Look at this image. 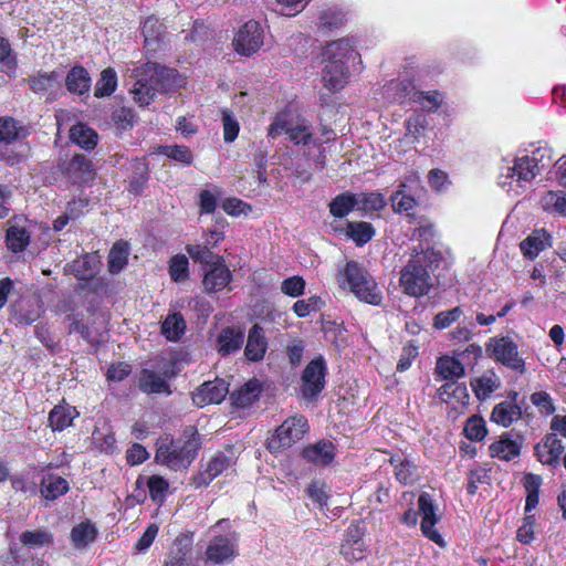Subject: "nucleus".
<instances>
[{
  "label": "nucleus",
  "mask_w": 566,
  "mask_h": 566,
  "mask_svg": "<svg viewBox=\"0 0 566 566\" xmlns=\"http://www.w3.org/2000/svg\"><path fill=\"white\" fill-rule=\"evenodd\" d=\"M237 554V543L232 535H216L206 549L207 562L222 564Z\"/></svg>",
  "instance_id": "2eb2a0df"
},
{
  "label": "nucleus",
  "mask_w": 566,
  "mask_h": 566,
  "mask_svg": "<svg viewBox=\"0 0 566 566\" xmlns=\"http://www.w3.org/2000/svg\"><path fill=\"white\" fill-rule=\"evenodd\" d=\"M261 394V384L256 379L249 380L237 391L231 394L232 403L238 408H248L258 400Z\"/></svg>",
  "instance_id": "2f4dec72"
},
{
  "label": "nucleus",
  "mask_w": 566,
  "mask_h": 566,
  "mask_svg": "<svg viewBox=\"0 0 566 566\" xmlns=\"http://www.w3.org/2000/svg\"><path fill=\"white\" fill-rule=\"evenodd\" d=\"M117 87V74L114 69L107 67L102 71L99 78L95 84L94 95L105 97L112 95Z\"/></svg>",
  "instance_id": "09e8293b"
},
{
  "label": "nucleus",
  "mask_w": 566,
  "mask_h": 566,
  "mask_svg": "<svg viewBox=\"0 0 566 566\" xmlns=\"http://www.w3.org/2000/svg\"><path fill=\"white\" fill-rule=\"evenodd\" d=\"M305 280L294 275L282 281L281 292L290 297H298L305 293Z\"/></svg>",
  "instance_id": "680f3d73"
},
{
  "label": "nucleus",
  "mask_w": 566,
  "mask_h": 566,
  "mask_svg": "<svg viewBox=\"0 0 566 566\" xmlns=\"http://www.w3.org/2000/svg\"><path fill=\"white\" fill-rule=\"evenodd\" d=\"M60 74L55 71L41 74L34 78L31 80V88L34 92H44L54 86L55 83H57L60 78Z\"/></svg>",
  "instance_id": "774afa93"
},
{
  "label": "nucleus",
  "mask_w": 566,
  "mask_h": 566,
  "mask_svg": "<svg viewBox=\"0 0 566 566\" xmlns=\"http://www.w3.org/2000/svg\"><path fill=\"white\" fill-rule=\"evenodd\" d=\"M357 196L349 191L337 195L328 205L329 212L333 217L343 219L353 210H357Z\"/></svg>",
  "instance_id": "72a5a7b5"
},
{
  "label": "nucleus",
  "mask_w": 566,
  "mask_h": 566,
  "mask_svg": "<svg viewBox=\"0 0 566 566\" xmlns=\"http://www.w3.org/2000/svg\"><path fill=\"white\" fill-rule=\"evenodd\" d=\"M396 479L402 484H412L417 479V467L403 453H396L390 458Z\"/></svg>",
  "instance_id": "bb28decb"
},
{
  "label": "nucleus",
  "mask_w": 566,
  "mask_h": 566,
  "mask_svg": "<svg viewBox=\"0 0 566 566\" xmlns=\"http://www.w3.org/2000/svg\"><path fill=\"white\" fill-rule=\"evenodd\" d=\"M437 374L450 381H455L464 376L465 370L462 361L454 356H442L437 360Z\"/></svg>",
  "instance_id": "c756f323"
},
{
  "label": "nucleus",
  "mask_w": 566,
  "mask_h": 566,
  "mask_svg": "<svg viewBox=\"0 0 566 566\" xmlns=\"http://www.w3.org/2000/svg\"><path fill=\"white\" fill-rule=\"evenodd\" d=\"M302 454L306 461L317 467H325L331 464L335 459V446L332 441L321 440L304 448Z\"/></svg>",
  "instance_id": "412c9836"
},
{
  "label": "nucleus",
  "mask_w": 566,
  "mask_h": 566,
  "mask_svg": "<svg viewBox=\"0 0 566 566\" xmlns=\"http://www.w3.org/2000/svg\"><path fill=\"white\" fill-rule=\"evenodd\" d=\"M91 82L88 72L81 65L72 67L65 78L67 91L78 95H83L90 91Z\"/></svg>",
  "instance_id": "7c9ffc66"
},
{
  "label": "nucleus",
  "mask_w": 566,
  "mask_h": 566,
  "mask_svg": "<svg viewBox=\"0 0 566 566\" xmlns=\"http://www.w3.org/2000/svg\"><path fill=\"white\" fill-rule=\"evenodd\" d=\"M434 235V228L431 223H423L417 227L411 235L412 241H418L417 245H413L412 248H417L418 250H421V248H432L430 245L431 240Z\"/></svg>",
  "instance_id": "e2e57ef3"
},
{
  "label": "nucleus",
  "mask_w": 566,
  "mask_h": 566,
  "mask_svg": "<svg viewBox=\"0 0 566 566\" xmlns=\"http://www.w3.org/2000/svg\"><path fill=\"white\" fill-rule=\"evenodd\" d=\"M244 342V334L235 327H227L222 329L218 337L219 353L229 355L241 348Z\"/></svg>",
  "instance_id": "473e14b6"
},
{
  "label": "nucleus",
  "mask_w": 566,
  "mask_h": 566,
  "mask_svg": "<svg viewBox=\"0 0 566 566\" xmlns=\"http://www.w3.org/2000/svg\"><path fill=\"white\" fill-rule=\"evenodd\" d=\"M324 59L326 63L343 64L344 66L356 69L360 64V55L355 50L349 39H339L328 43L324 49Z\"/></svg>",
  "instance_id": "f8f14e48"
},
{
  "label": "nucleus",
  "mask_w": 566,
  "mask_h": 566,
  "mask_svg": "<svg viewBox=\"0 0 566 566\" xmlns=\"http://www.w3.org/2000/svg\"><path fill=\"white\" fill-rule=\"evenodd\" d=\"M71 174L75 175L78 182L86 184L93 179V169L91 161L83 155L73 157L69 165Z\"/></svg>",
  "instance_id": "8fccbe9b"
},
{
  "label": "nucleus",
  "mask_w": 566,
  "mask_h": 566,
  "mask_svg": "<svg viewBox=\"0 0 566 566\" xmlns=\"http://www.w3.org/2000/svg\"><path fill=\"white\" fill-rule=\"evenodd\" d=\"M210 245L203 242V244H192L187 247V252L195 262H200L207 268L216 263L218 259H222L216 255L210 250Z\"/></svg>",
  "instance_id": "603ef678"
},
{
  "label": "nucleus",
  "mask_w": 566,
  "mask_h": 566,
  "mask_svg": "<svg viewBox=\"0 0 566 566\" xmlns=\"http://www.w3.org/2000/svg\"><path fill=\"white\" fill-rule=\"evenodd\" d=\"M139 388L147 394H170L167 381L155 371L147 369L140 374Z\"/></svg>",
  "instance_id": "58836bf2"
},
{
  "label": "nucleus",
  "mask_w": 566,
  "mask_h": 566,
  "mask_svg": "<svg viewBox=\"0 0 566 566\" xmlns=\"http://www.w3.org/2000/svg\"><path fill=\"white\" fill-rule=\"evenodd\" d=\"M231 463L232 460L230 457L221 452L217 453L191 478L190 484L196 489L209 485L217 476L224 472Z\"/></svg>",
  "instance_id": "4468645a"
},
{
  "label": "nucleus",
  "mask_w": 566,
  "mask_h": 566,
  "mask_svg": "<svg viewBox=\"0 0 566 566\" xmlns=\"http://www.w3.org/2000/svg\"><path fill=\"white\" fill-rule=\"evenodd\" d=\"M78 416L75 407L57 405L49 413V424L53 431H63Z\"/></svg>",
  "instance_id": "cd10ccee"
},
{
  "label": "nucleus",
  "mask_w": 566,
  "mask_h": 566,
  "mask_svg": "<svg viewBox=\"0 0 566 566\" xmlns=\"http://www.w3.org/2000/svg\"><path fill=\"white\" fill-rule=\"evenodd\" d=\"M146 485L150 499L158 504H163L169 491V482L160 475H151L146 479Z\"/></svg>",
  "instance_id": "3c124183"
},
{
  "label": "nucleus",
  "mask_w": 566,
  "mask_h": 566,
  "mask_svg": "<svg viewBox=\"0 0 566 566\" xmlns=\"http://www.w3.org/2000/svg\"><path fill=\"white\" fill-rule=\"evenodd\" d=\"M97 530L90 522H82L71 531V541L74 547L84 548L96 538Z\"/></svg>",
  "instance_id": "79ce46f5"
},
{
  "label": "nucleus",
  "mask_w": 566,
  "mask_h": 566,
  "mask_svg": "<svg viewBox=\"0 0 566 566\" xmlns=\"http://www.w3.org/2000/svg\"><path fill=\"white\" fill-rule=\"evenodd\" d=\"M268 349V339L264 329L254 324L248 334L244 355L250 361H260L263 359Z\"/></svg>",
  "instance_id": "4be33fe9"
},
{
  "label": "nucleus",
  "mask_w": 566,
  "mask_h": 566,
  "mask_svg": "<svg viewBox=\"0 0 566 566\" xmlns=\"http://www.w3.org/2000/svg\"><path fill=\"white\" fill-rule=\"evenodd\" d=\"M70 490L69 482L59 475L46 474L40 484V493L48 501H54L66 494Z\"/></svg>",
  "instance_id": "a878e982"
},
{
  "label": "nucleus",
  "mask_w": 566,
  "mask_h": 566,
  "mask_svg": "<svg viewBox=\"0 0 566 566\" xmlns=\"http://www.w3.org/2000/svg\"><path fill=\"white\" fill-rule=\"evenodd\" d=\"M7 247L10 251L19 253L30 243V233L22 227L10 226L7 230Z\"/></svg>",
  "instance_id": "a18cd8bd"
},
{
  "label": "nucleus",
  "mask_w": 566,
  "mask_h": 566,
  "mask_svg": "<svg viewBox=\"0 0 566 566\" xmlns=\"http://www.w3.org/2000/svg\"><path fill=\"white\" fill-rule=\"evenodd\" d=\"M10 307L13 319L20 325H31L43 313L42 301L35 296L20 297Z\"/></svg>",
  "instance_id": "ddd939ff"
},
{
  "label": "nucleus",
  "mask_w": 566,
  "mask_h": 566,
  "mask_svg": "<svg viewBox=\"0 0 566 566\" xmlns=\"http://www.w3.org/2000/svg\"><path fill=\"white\" fill-rule=\"evenodd\" d=\"M444 101L443 93L439 91H419L416 88L413 103L419 104L427 112H436Z\"/></svg>",
  "instance_id": "de8ad7c7"
},
{
  "label": "nucleus",
  "mask_w": 566,
  "mask_h": 566,
  "mask_svg": "<svg viewBox=\"0 0 566 566\" xmlns=\"http://www.w3.org/2000/svg\"><path fill=\"white\" fill-rule=\"evenodd\" d=\"M408 263L400 272V286L410 296L426 295L431 287L430 271L440 260V254L433 248H412Z\"/></svg>",
  "instance_id": "f03ea898"
},
{
  "label": "nucleus",
  "mask_w": 566,
  "mask_h": 566,
  "mask_svg": "<svg viewBox=\"0 0 566 566\" xmlns=\"http://www.w3.org/2000/svg\"><path fill=\"white\" fill-rule=\"evenodd\" d=\"M438 395L439 398L446 403H451L453 400H455L458 403L464 406L469 401L467 387L457 381H449L442 385L438 389Z\"/></svg>",
  "instance_id": "4c0bfd02"
},
{
  "label": "nucleus",
  "mask_w": 566,
  "mask_h": 566,
  "mask_svg": "<svg viewBox=\"0 0 566 566\" xmlns=\"http://www.w3.org/2000/svg\"><path fill=\"white\" fill-rule=\"evenodd\" d=\"M490 455L501 460L510 461L521 452V442L509 436H502L500 440L489 447Z\"/></svg>",
  "instance_id": "c85d7f7f"
},
{
  "label": "nucleus",
  "mask_w": 566,
  "mask_h": 566,
  "mask_svg": "<svg viewBox=\"0 0 566 566\" xmlns=\"http://www.w3.org/2000/svg\"><path fill=\"white\" fill-rule=\"evenodd\" d=\"M307 431L308 422L304 416H291L276 428L268 440V449L272 453L281 452L301 440Z\"/></svg>",
  "instance_id": "0eeeda50"
},
{
  "label": "nucleus",
  "mask_w": 566,
  "mask_h": 566,
  "mask_svg": "<svg viewBox=\"0 0 566 566\" xmlns=\"http://www.w3.org/2000/svg\"><path fill=\"white\" fill-rule=\"evenodd\" d=\"M221 122L223 128V139L226 143H233L240 132V125L234 114L224 108L221 111Z\"/></svg>",
  "instance_id": "6e6d98bb"
},
{
  "label": "nucleus",
  "mask_w": 566,
  "mask_h": 566,
  "mask_svg": "<svg viewBox=\"0 0 566 566\" xmlns=\"http://www.w3.org/2000/svg\"><path fill=\"white\" fill-rule=\"evenodd\" d=\"M232 281V273L224 264L223 259H218L216 263L207 268L203 275V286L209 293L222 291Z\"/></svg>",
  "instance_id": "f3484780"
},
{
  "label": "nucleus",
  "mask_w": 566,
  "mask_h": 566,
  "mask_svg": "<svg viewBox=\"0 0 566 566\" xmlns=\"http://www.w3.org/2000/svg\"><path fill=\"white\" fill-rule=\"evenodd\" d=\"M95 260L93 255H85L83 259L76 260L72 265V272L80 280L92 279L97 272L94 265Z\"/></svg>",
  "instance_id": "13d9d810"
},
{
  "label": "nucleus",
  "mask_w": 566,
  "mask_h": 566,
  "mask_svg": "<svg viewBox=\"0 0 566 566\" xmlns=\"http://www.w3.org/2000/svg\"><path fill=\"white\" fill-rule=\"evenodd\" d=\"M552 245L551 234L544 230H534L521 243L520 248L523 255L530 260L535 259L542 251Z\"/></svg>",
  "instance_id": "b1692460"
},
{
  "label": "nucleus",
  "mask_w": 566,
  "mask_h": 566,
  "mask_svg": "<svg viewBox=\"0 0 566 566\" xmlns=\"http://www.w3.org/2000/svg\"><path fill=\"white\" fill-rule=\"evenodd\" d=\"M346 234L357 244L364 245L375 235V229L369 222L353 221L347 223Z\"/></svg>",
  "instance_id": "c03bdc74"
},
{
  "label": "nucleus",
  "mask_w": 566,
  "mask_h": 566,
  "mask_svg": "<svg viewBox=\"0 0 566 566\" xmlns=\"http://www.w3.org/2000/svg\"><path fill=\"white\" fill-rule=\"evenodd\" d=\"M263 45V30L258 21L245 22L233 39L234 50L245 56L255 53Z\"/></svg>",
  "instance_id": "9b49d317"
},
{
  "label": "nucleus",
  "mask_w": 566,
  "mask_h": 566,
  "mask_svg": "<svg viewBox=\"0 0 566 566\" xmlns=\"http://www.w3.org/2000/svg\"><path fill=\"white\" fill-rule=\"evenodd\" d=\"M418 512L421 516L420 528L423 536L438 544L439 546H444L442 536L434 528V525L439 522L440 517L437 514V506L434 501L429 493H420L418 497Z\"/></svg>",
  "instance_id": "9d476101"
},
{
  "label": "nucleus",
  "mask_w": 566,
  "mask_h": 566,
  "mask_svg": "<svg viewBox=\"0 0 566 566\" xmlns=\"http://www.w3.org/2000/svg\"><path fill=\"white\" fill-rule=\"evenodd\" d=\"M565 447L555 433L546 434L535 447L537 459L546 465H556Z\"/></svg>",
  "instance_id": "a211bd4d"
},
{
  "label": "nucleus",
  "mask_w": 566,
  "mask_h": 566,
  "mask_svg": "<svg viewBox=\"0 0 566 566\" xmlns=\"http://www.w3.org/2000/svg\"><path fill=\"white\" fill-rule=\"evenodd\" d=\"M191 549L192 536L185 533L178 535L164 566H191Z\"/></svg>",
  "instance_id": "5701e85b"
},
{
  "label": "nucleus",
  "mask_w": 566,
  "mask_h": 566,
  "mask_svg": "<svg viewBox=\"0 0 566 566\" xmlns=\"http://www.w3.org/2000/svg\"><path fill=\"white\" fill-rule=\"evenodd\" d=\"M129 255V247L124 241L116 242L108 254V269L109 272L115 274L120 272L127 264Z\"/></svg>",
  "instance_id": "49530a36"
},
{
  "label": "nucleus",
  "mask_w": 566,
  "mask_h": 566,
  "mask_svg": "<svg viewBox=\"0 0 566 566\" xmlns=\"http://www.w3.org/2000/svg\"><path fill=\"white\" fill-rule=\"evenodd\" d=\"M417 180H418V176H416V175L410 178H406V180L400 182L399 189L392 193L390 200H391V206H392V209L395 212L408 213L410 210H412L417 206L416 199L412 196L407 195L405 192V188L407 187V184L413 182Z\"/></svg>",
  "instance_id": "f704fd0d"
},
{
  "label": "nucleus",
  "mask_w": 566,
  "mask_h": 566,
  "mask_svg": "<svg viewBox=\"0 0 566 566\" xmlns=\"http://www.w3.org/2000/svg\"><path fill=\"white\" fill-rule=\"evenodd\" d=\"M132 76L135 78L132 90L134 99L140 106H146L154 101L158 91L168 88V82L176 77V71L148 62L134 69Z\"/></svg>",
  "instance_id": "7ed1b4c3"
},
{
  "label": "nucleus",
  "mask_w": 566,
  "mask_h": 566,
  "mask_svg": "<svg viewBox=\"0 0 566 566\" xmlns=\"http://www.w3.org/2000/svg\"><path fill=\"white\" fill-rule=\"evenodd\" d=\"M427 126V119L422 114H415L406 120V137L418 140Z\"/></svg>",
  "instance_id": "0e129e2a"
},
{
  "label": "nucleus",
  "mask_w": 566,
  "mask_h": 566,
  "mask_svg": "<svg viewBox=\"0 0 566 566\" xmlns=\"http://www.w3.org/2000/svg\"><path fill=\"white\" fill-rule=\"evenodd\" d=\"M200 438L193 427H188L182 438L175 441H163L156 452V461L174 471L187 469L197 455Z\"/></svg>",
  "instance_id": "20e7f679"
},
{
  "label": "nucleus",
  "mask_w": 566,
  "mask_h": 566,
  "mask_svg": "<svg viewBox=\"0 0 566 566\" xmlns=\"http://www.w3.org/2000/svg\"><path fill=\"white\" fill-rule=\"evenodd\" d=\"M188 259L186 255L177 254L169 263V274L172 281L181 282L188 277Z\"/></svg>",
  "instance_id": "052dcab7"
},
{
  "label": "nucleus",
  "mask_w": 566,
  "mask_h": 566,
  "mask_svg": "<svg viewBox=\"0 0 566 566\" xmlns=\"http://www.w3.org/2000/svg\"><path fill=\"white\" fill-rule=\"evenodd\" d=\"M416 86L412 81L408 78H396L389 81L382 91L384 98L388 103L403 104L412 102Z\"/></svg>",
  "instance_id": "6ab92c4d"
},
{
  "label": "nucleus",
  "mask_w": 566,
  "mask_h": 566,
  "mask_svg": "<svg viewBox=\"0 0 566 566\" xmlns=\"http://www.w3.org/2000/svg\"><path fill=\"white\" fill-rule=\"evenodd\" d=\"M145 43L150 45L158 42L163 36V24L155 17H148L143 23Z\"/></svg>",
  "instance_id": "bf43d9fd"
},
{
  "label": "nucleus",
  "mask_w": 566,
  "mask_h": 566,
  "mask_svg": "<svg viewBox=\"0 0 566 566\" xmlns=\"http://www.w3.org/2000/svg\"><path fill=\"white\" fill-rule=\"evenodd\" d=\"M349 69L343 64H335V62L326 63L322 73L324 87L331 92L342 91L349 82Z\"/></svg>",
  "instance_id": "aec40b11"
},
{
  "label": "nucleus",
  "mask_w": 566,
  "mask_h": 566,
  "mask_svg": "<svg viewBox=\"0 0 566 566\" xmlns=\"http://www.w3.org/2000/svg\"><path fill=\"white\" fill-rule=\"evenodd\" d=\"M501 386L500 377L493 370H486L471 380V387L479 400L488 399Z\"/></svg>",
  "instance_id": "393cba45"
},
{
  "label": "nucleus",
  "mask_w": 566,
  "mask_h": 566,
  "mask_svg": "<svg viewBox=\"0 0 566 566\" xmlns=\"http://www.w3.org/2000/svg\"><path fill=\"white\" fill-rule=\"evenodd\" d=\"M520 407L511 401H502L497 403L491 413V420L503 427L511 426L514 421L520 419Z\"/></svg>",
  "instance_id": "e433bc0d"
},
{
  "label": "nucleus",
  "mask_w": 566,
  "mask_h": 566,
  "mask_svg": "<svg viewBox=\"0 0 566 566\" xmlns=\"http://www.w3.org/2000/svg\"><path fill=\"white\" fill-rule=\"evenodd\" d=\"M187 325L184 316L180 313L169 314L161 323V334L169 342L179 340L185 332Z\"/></svg>",
  "instance_id": "c9c22d12"
},
{
  "label": "nucleus",
  "mask_w": 566,
  "mask_h": 566,
  "mask_svg": "<svg viewBox=\"0 0 566 566\" xmlns=\"http://www.w3.org/2000/svg\"><path fill=\"white\" fill-rule=\"evenodd\" d=\"M158 153L184 165H190L193 160L190 148L185 145L160 146Z\"/></svg>",
  "instance_id": "864d4df0"
},
{
  "label": "nucleus",
  "mask_w": 566,
  "mask_h": 566,
  "mask_svg": "<svg viewBox=\"0 0 566 566\" xmlns=\"http://www.w3.org/2000/svg\"><path fill=\"white\" fill-rule=\"evenodd\" d=\"M319 20L322 25L334 29L340 27L346 21V14L339 9L329 8L322 12Z\"/></svg>",
  "instance_id": "338daca9"
},
{
  "label": "nucleus",
  "mask_w": 566,
  "mask_h": 566,
  "mask_svg": "<svg viewBox=\"0 0 566 566\" xmlns=\"http://www.w3.org/2000/svg\"><path fill=\"white\" fill-rule=\"evenodd\" d=\"M229 392L228 384L222 379L202 384L193 394L192 400L198 407L220 403Z\"/></svg>",
  "instance_id": "dca6fc26"
},
{
  "label": "nucleus",
  "mask_w": 566,
  "mask_h": 566,
  "mask_svg": "<svg viewBox=\"0 0 566 566\" xmlns=\"http://www.w3.org/2000/svg\"><path fill=\"white\" fill-rule=\"evenodd\" d=\"M20 542L31 548H40L52 543V535L43 530L25 531L20 535Z\"/></svg>",
  "instance_id": "5fc2aeb1"
},
{
  "label": "nucleus",
  "mask_w": 566,
  "mask_h": 566,
  "mask_svg": "<svg viewBox=\"0 0 566 566\" xmlns=\"http://www.w3.org/2000/svg\"><path fill=\"white\" fill-rule=\"evenodd\" d=\"M464 434L469 440L481 441L488 433L485 421L479 416L470 417L464 426Z\"/></svg>",
  "instance_id": "4d7b16f0"
},
{
  "label": "nucleus",
  "mask_w": 566,
  "mask_h": 566,
  "mask_svg": "<svg viewBox=\"0 0 566 566\" xmlns=\"http://www.w3.org/2000/svg\"><path fill=\"white\" fill-rule=\"evenodd\" d=\"M286 134L295 145H307L312 142L313 133L308 120L295 117L291 111L279 113L268 128V137L275 138Z\"/></svg>",
  "instance_id": "423d86ee"
},
{
  "label": "nucleus",
  "mask_w": 566,
  "mask_h": 566,
  "mask_svg": "<svg viewBox=\"0 0 566 566\" xmlns=\"http://www.w3.org/2000/svg\"><path fill=\"white\" fill-rule=\"evenodd\" d=\"M463 314V311L460 306H455L449 311L439 312L433 318V326L437 329H444L449 327L452 323L457 322L460 316Z\"/></svg>",
  "instance_id": "69168bd1"
},
{
  "label": "nucleus",
  "mask_w": 566,
  "mask_h": 566,
  "mask_svg": "<svg viewBox=\"0 0 566 566\" xmlns=\"http://www.w3.org/2000/svg\"><path fill=\"white\" fill-rule=\"evenodd\" d=\"M490 356L502 365L523 373L525 361L518 353L517 344L509 336L493 337L486 344Z\"/></svg>",
  "instance_id": "1a4fd4ad"
},
{
  "label": "nucleus",
  "mask_w": 566,
  "mask_h": 566,
  "mask_svg": "<svg viewBox=\"0 0 566 566\" xmlns=\"http://www.w3.org/2000/svg\"><path fill=\"white\" fill-rule=\"evenodd\" d=\"M357 196V211H363L365 213H373L380 211L387 205L386 198L382 193L373 191V192H360L356 193Z\"/></svg>",
  "instance_id": "a19ab883"
},
{
  "label": "nucleus",
  "mask_w": 566,
  "mask_h": 566,
  "mask_svg": "<svg viewBox=\"0 0 566 566\" xmlns=\"http://www.w3.org/2000/svg\"><path fill=\"white\" fill-rule=\"evenodd\" d=\"M70 138L80 147L90 150L96 146L98 136L92 128L87 127L86 125L77 124L71 128Z\"/></svg>",
  "instance_id": "37998d69"
},
{
  "label": "nucleus",
  "mask_w": 566,
  "mask_h": 566,
  "mask_svg": "<svg viewBox=\"0 0 566 566\" xmlns=\"http://www.w3.org/2000/svg\"><path fill=\"white\" fill-rule=\"evenodd\" d=\"M342 289L349 290L360 302L378 306L382 292L375 279L356 261H348L337 275Z\"/></svg>",
  "instance_id": "39448f33"
},
{
  "label": "nucleus",
  "mask_w": 566,
  "mask_h": 566,
  "mask_svg": "<svg viewBox=\"0 0 566 566\" xmlns=\"http://www.w3.org/2000/svg\"><path fill=\"white\" fill-rule=\"evenodd\" d=\"M544 211L566 217V192L551 190L544 193L539 200Z\"/></svg>",
  "instance_id": "ea45409f"
},
{
  "label": "nucleus",
  "mask_w": 566,
  "mask_h": 566,
  "mask_svg": "<svg viewBox=\"0 0 566 566\" xmlns=\"http://www.w3.org/2000/svg\"><path fill=\"white\" fill-rule=\"evenodd\" d=\"M551 149L538 147L531 155L515 157L503 167L499 178L500 186L512 197L522 195L530 188L541 169L552 161Z\"/></svg>",
  "instance_id": "f257e3e1"
},
{
  "label": "nucleus",
  "mask_w": 566,
  "mask_h": 566,
  "mask_svg": "<svg viewBox=\"0 0 566 566\" xmlns=\"http://www.w3.org/2000/svg\"><path fill=\"white\" fill-rule=\"evenodd\" d=\"M327 374L326 361L323 357L312 359L301 376L300 395L308 402L315 401L325 388Z\"/></svg>",
  "instance_id": "6e6552de"
}]
</instances>
